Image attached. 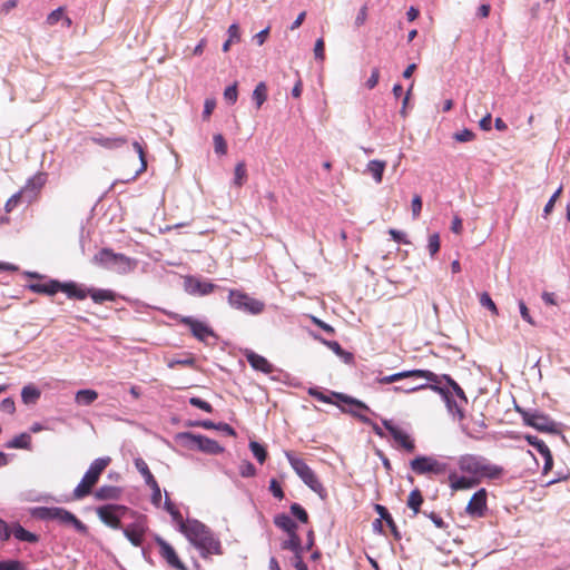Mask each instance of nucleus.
Wrapping results in <instances>:
<instances>
[{
  "instance_id": "nucleus-8",
  "label": "nucleus",
  "mask_w": 570,
  "mask_h": 570,
  "mask_svg": "<svg viewBox=\"0 0 570 570\" xmlns=\"http://www.w3.org/2000/svg\"><path fill=\"white\" fill-rule=\"evenodd\" d=\"M228 303L232 307L253 315L261 314L265 308V304L262 301L238 289L229 291Z\"/></svg>"
},
{
  "instance_id": "nucleus-42",
  "label": "nucleus",
  "mask_w": 570,
  "mask_h": 570,
  "mask_svg": "<svg viewBox=\"0 0 570 570\" xmlns=\"http://www.w3.org/2000/svg\"><path fill=\"white\" fill-rule=\"evenodd\" d=\"M132 147L137 151V154L139 156V160H140V167H139V169L136 170L135 175L131 178V179H135L137 176H139L140 174L146 171L147 160H146V155H145L144 148L138 141H134Z\"/></svg>"
},
{
  "instance_id": "nucleus-58",
  "label": "nucleus",
  "mask_w": 570,
  "mask_h": 570,
  "mask_svg": "<svg viewBox=\"0 0 570 570\" xmlns=\"http://www.w3.org/2000/svg\"><path fill=\"white\" fill-rule=\"evenodd\" d=\"M308 394L313 396L314 399L318 400L320 402L327 403V404H334V401L332 397H334L332 394L331 396L324 394L323 392L318 391L317 389H309Z\"/></svg>"
},
{
  "instance_id": "nucleus-6",
  "label": "nucleus",
  "mask_w": 570,
  "mask_h": 570,
  "mask_svg": "<svg viewBox=\"0 0 570 570\" xmlns=\"http://www.w3.org/2000/svg\"><path fill=\"white\" fill-rule=\"evenodd\" d=\"M94 263L119 273H128L135 268L131 258L124 254L114 253L110 248H102L94 256Z\"/></svg>"
},
{
  "instance_id": "nucleus-28",
  "label": "nucleus",
  "mask_w": 570,
  "mask_h": 570,
  "mask_svg": "<svg viewBox=\"0 0 570 570\" xmlns=\"http://www.w3.org/2000/svg\"><path fill=\"white\" fill-rule=\"evenodd\" d=\"M122 491L118 487L102 485L96 492L95 497L98 500H118Z\"/></svg>"
},
{
  "instance_id": "nucleus-24",
  "label": "nucleus",
  "mask_w": 570,
  "mask_h": 570,
  "mask_svg": "<svg viewBox=\"0 0 570 570\" xmlns=\"http://www.w3.org/2000/svg\"><path fill=\"white\" fill-rule=\"evenodd\" d=\"M59 292H63L69 298L76 299H85L88 296L87 289L75 282L60 283Z\"/></svg>"
},
{
  "instance_id": "nucleus-16",
  "label": "nucleus",
  "mask_w": 570,
  "mask_h": 570,
  "mask_svg": "<svg viewBox=\"0 0 570 570\" xmlns=\"http://www.w3.org/2000/svg\"><path fill=\"white\" fill-rule=\"evenodd\" d=\"M184 287L190 295L205 296L212 294L217 288V285L208 281H202L196 276H186Z\"/></svg>"
},
{
  "instance_id": "nucleus-32",
  "label": "nucleus",
  "mask_w": 570,
  "mask_h": 570,
  "mask_svg": "<svg viewBox=\"0 0 570 570\" xmlns=\"http://www.w3.org/2000/svg\"><path fill=\"white\" fill-rule=\"evenodd\" d=\"M282 549L291 550L294 554H303L304 548L302 547V541L297 532L288 534V539L282 543Z\"/></svg>"
},
{
  "instance_id": "nucleus-38",
  "label": "nucleus",
  "mask_w": 570,
  "mask_h": 570,
  "mask_svg": "<svg viewBox=\"0 0 570 570\" xmlns=\"http://www.w3.org/2000/svg\"><path fill=\"white\" fill-rule=\"evenodd\" d=\"M40 395V390L33 385H26L21 391V399L24 404H35Z\"/></svg>"
},
{
  "instance_id": "nucleus-2",
  "label": "nucleus",
  "mask_w": 570,
  "mask_h": 570,
  "mask_svg": "<svg viewBox=\"0 0 570 570\" xmlns=\"http://www.w3.org/2000/svg\"><path fill=\"white\" fill-rule=\"evenodd\" d=\"M179 530L197 549L207 553L219 550V542L213 537L209 529L198 520L181 522Z\"/></svg>"
},
{
  "instance_id": "nucleus-20",
  "label": "nucleus",
  "mask_w": 570,
  "mask_h": 570,
  "mask_svg": "<svg viewBox=\"0 0 570 570\" xmlns=\"http://www.w3.org/2000/svg\"><path fill=\"white\" fill-rule=\"evenodd\" d=\"M479 479L471 475H459L456 472L449 474V485L453 491L469 490L479 484Z\"/></svg>"
},
{
  "instance_id": "nucleus-27",
  "label": "nucleus",
  "mask_w": 570,
  "mask_h": 570,
  "mask_svg": "<svg viewBox=\"0 0 570 570\" xmlns=\"http://www.w3.org/2000/svg\"><path fill=\"white\" fill-rule=\"evenodd\" d=\"M274 524L281 530L285 531L287 534L297 532L298 529L296 522L285 513L275 515Z\"/></svg>"
},
{
  "instance_id": "nucleus-21",
  "label": "nucleus",
  "mask_w": 570,
  "mask_h": 570,
  "mask_svg": "<svg viewBox=\"0 0 570 570\" xmlns=\"http://www.w3.org/2000/svg\"><path fill=\"white\" fill-rule=\"evenodd\" d=\"M245 357L250 366L256 371L265 374H271L274 371V367L268 360L254 351L247 350L245 352Z\"/></svg>"
},
{
  "instance_id": "nucleus-25",
  "label": "nucleus",
  "mask_w": 570,
  "mask_h": 570,
  "mask_svg": "<svg viewBox=\"0 0 570 570\" xmlns=\"http://www.w3.org/2000/svg\"><path fill=\"white\" fill-rule=\"evenodd\" d=\"M59 287L60 282L56 279H51L47 283H36L29 285V289L31 292L46 295H55L59 292Z\"/></svg>"
},
{
  "instance_id": "nucleus-11",
  "label": "nucleus",
  "mask_w": 570,
  "mask_h": 570,
  "mask_svg": "<svg viewBox=\"0 0 570 570\" xmlns=\"http://www.w3.org/2000/svg\"><path fill=\"white\" fill-rule=\"evenodd\" d=\"M404 379H424L431 383H440V377L438 374L429 371V370H410L402 371L392 375L381 376L376 379L379 384H391L394 382H399Z\"/></svg>"
},
{
  "instance_id": "nucleus-48",
  "label": "nucleus",
  "mask_w": 570,
  "mask_h": 570,
  "mask_svg": "<svg viewBox=\"0 0 570 570\" xmlns=\"http://www.w3.org/2000/svg\"><path fill=\"white\" fill-rule=\"evenodd\" d=\"M480 304L483 307H487L488 309H490L491 313L494 316L499 315L498 307H497L495 303L493 302V299L490 297V295L488 293H482L481 294V296H480Z\"/></svg>"
},
{
  "instance_id": "nucleus-39",
  "label": "nucleus",
  "mask_w": 570,
  "mask_h": 570,
  "mask_svg": "<svg viewBox=\"0 0 570 570\" xmlns=\"http://www.w3.org/2000/svg\"><path fill=\"white\" fill-rule=\"evenodd\" d=\"M267 86L264 81L256 85L253 91V100L255 101L257 109H259L267 100Z\"/></svg>"
},
{
  "instance_id": "nucleus-44",
  "label": "nucleus",
  "mask_w": 570,
  "mask_h": 570,
  "mask_svg": "<svg viewBox=\"0 0 570 570\" xmlns=\"http://www.w3.org/2000/svg\"><path fill=\"white\" fill-rule=\"evenodd\" d=\"M235 177H234V184L237 186V187H242L247 178V170H246V166H245V163H238L236 166H235Z\"/></svg>"
},
{
  "instance_id": "nucleus-41",
  "label": "nucleus",
  "mask_w": 570,
  "mask_h": 570,
  "mask_svg": "<svg viewBox=\"0 0 570 570\" xmlns=\"http://www.w3.org/2000/svg\"><path fill=\"white\" fill-rule=\"evenodd\" d=\"M440 377V383L442 381H445L449 386L452 387L453 392L455 393V395L464 403L466 404L468 403V397L464 393V391L462 390V387L448 374H443Z\"/></svg>"
},
{
  "instance_id": "nucleus-62",
  "label": "nucleus",
  "mask_w": 570,
  "mask_h": 570,
  "mask_svg": "<svg viewBox=\"0 0 570 570\" xmlns=\"http://www.w3.org/2000/svg\"><path fill=\"white\" fill-rule=\"evenodd\" d=\"M380 80V69L373 68L371 72V77L366 80L365 87L370 90L374 89Z\"/></svg>"
},
{
  "instance_id": "nucleus-34",
  "label": "nucleus",
  "mask_w": 570,
  "mask_h": 570,
  "mask_svg": "<svg viewBox=\"0 0 570 570\" xmlns=\"http://www.w3.org/2000/svg\"><path fill=\"white\" fill-rule=\"evenodd\" d=\"M92 141L105 148H118L127 142L122 137H92Z\"/></svg>"
},
{
  "instance_id": "nucleus-22",
  "label": "nucleus",
  "mask_w": 570,
  "mask_h": 570,
  "mask_svg": "<svg viewBox=\"0 0 570 570\" xmlns=\"http://www.w3.org/2000/svg\"><path fill=\"white\" fill-rule=\"evenodd\" d=\"M524 438L527 442L534 446L537 451L544 458V471L550 470L553 464V459L549 446L534 435H525Z\"/></svg>"
},
{
  "instance_id": "nucleus-12",
  "label": "nucleus",
  "mask_w": 570,
  "mask_h": 570,
  "mask_svg": "<svg viewBox=\"0 0 570 570\" xmlns=\"http://www.w3.org/2000/svg\"><path fill=\"white\" fill-rule=\"evenodd\" d=\"M127 512L129 509L119 504H106L97 509L99 519L112 529L121 528L120 518Z\"/></svg>"
},
{
  "instance_id": "nucleus-7",
  "label": "nucleus",
  "mask_w": 570,
  "mask_h": 570,
  "mask_svg": "<svg viewBox=\"0 0 570 570\" xmlns=\"http://www.w3.org/2000/svg\"><path fill=\"white\" fill-rule=\"evenodd\" d=\"M517 412L521 415L523 423L528 426H531L540 432H558V424L543 412L537 410H524L519 406H517Z\"/></svg>"
},
{
  "instance_id": "nucleus-40",
  "label": "nucleus",
  "mask_w": 570,
  "mask_h": 570,
  "mask_svg": "<svg viewBox=\"0 0 570 570\" xmlns=\"http://www.w3.org/2000/svg\"><path fill=\"white\" fill-rule=\"evenodd\" d=\"M135 466L139 471V473L142 475L147 485L156 482V479L153 475V473L150 472L147 463L141 458H137L135 460Z\"/></svg>"
},
{
  "instance_id": "nucleus-47",
  "label": "nucleus",
  "mask_w": 570,
  "mask_h": 570,
  "mask_svg": "<svg viewBox=\"0 0 570 570\" xmlns=\"http://www.w3.org/2000/svg\"><path fill=\"white\" fill-rule=\"evenodd\" d=\"M214 148L215 153L218 155H226L227 154V144L223 135L216 134L214 135Z\"/></svg>"
},
{
  "instance_id": "nucleus-37",
  "label": "nucleus",
  "mask_w": 570,
  "mask_h": 570,
  "mask_svg": "<svg viewBox=\"0 0 570 570\" xmlns=\"http://www.w3.org/2000/svg\"><path fill=\"white\" fill-rule=\"evenodd\" d=\"M6 446L8 449L30 450L31 436L28 433H21V434L14 436L11 441H9Z\"/></svg>"
},
{
  "instance_id": "nucleus-30",
  "label": "nucleus",
  "mask_w": 570,
  "mask_h": 570,
  "mask_svg": "<svg viewBox=\"0 0 570 570\" xmlns=\"http://www.w3.org/2000/svg\"><path fill=\"white\" fill-rule=\"evenodd\" d=\"M386 167V161L384 160H371L366 165V173L372 175L376 184H380L383 179V173Z\"/></svg>"
},
{
  "instance_id": "nucleus-56",
  "label": "nucleus",
  "mask_w": 570,
  "mask_h": 570,
  "mask_svg": "<svg viewBox=\"0 0 570 570\" xmlns=\"http://www.w3.org/2000/svg\"><path fill=\"white\" fill-rule=\"evenodd\" d=\"M63 11H65V9L62 7H59L58 9L53 10L52 12H50L48 14L46 22L49 26H55L61 19L63 20V17H65Z\"/></svg>"
},
{
  "instance_id": "nucleus-61",
  "label": "nucleus",
  "mask_w": 570,
  "mask_h": 570,
  "mask_svg": "<svg viewBox=\"0 0 570 570\" xmlns=\"http://www.w3.org/2000/svg\"><path fill=\"white\" fill-rule=\"evenodd\" d=\"M315 58L323 61L325 59V42L323 38H320L315 42L314 47Z\"/></svg>"
},
{
  "instance_id": "nucleus-63",
  "label": "nucleus",
  "mask_w": 570,
  "mask_h": 570,
  "mask_svg": "<svg viewBox=\"0 0 570 570\" xmlns=\"http://www.w3.org/2000/svg\"><path fill=\"white\" fill-rule=\"evenodd\" d=\"M519 308H520L521 317H522L527 323H529L530 325L534 326V325H535V322H534V320L532 318V316L530 315L529 308L527 307V305H525V303H524L523 301H520V302H519Z\"/></svg>"
},
{
  "instance_id": "nucleus-51",
  "label": "nucleus",
  "mask_w": 570,
  "mask_h": 570,
  "mask_svg": "<svg viewBox=\"0 0 570 570\" xmlns=\"http://www.w3.org/2000/svg\"><path fill=\"white\" fill-rule=\"evenodd\" d=\"M239 474L244 478H250L256 474V469L252 462L245 460L239 464Z\"/></svg>"
},
{
  "instance_id": "nucleus-54",
  "label": "nucleus",
  "mask_w": 570,
  "mask_h": 570,
  "mask_svg": "<svg viewBox=\"0 0 570 570\" xmlns=\"http://www.w3.org/2000/svg\"><path fill=\"white\" fill-rule=\"evenodd\" d=\"M148 487L151 489V503L156 507H159L161 502V490L158 482L156 481L150 483Z\"/></svg>"
},
{
  "instance_id": "nucleus-43",
  "label": "nucleus",
  "mask_w": 570,
  "mask_h": 570,
  "mask_svg": "<svg viewBox=\"0 0 570 570\" xmlns=\"http://www.w3.org/2000/svg\"><path fill=\"white\" fill-rule=\"evenodd\" d=\"M249 449L261 464H263L266 461L267 451L261 443L252 441L249 443Z\"/></svg>"
},
{
  "instance_id": "nucleus-4",
  "label": "nucleus",
  "mask_w": 570,
  "mask_h": 570,
  "mask_svg": "<svg viewBox=\"0 0 570 570\" xmlns=\"http://www.w3.org/2000/svg\"><path fill=\"white\" fill-rule=\"evenodd\" d=\"M111 459L109 456L96 459L82 476L80 483L73 490L76 499H82L91 493L92 488L99 480L100 474L109 465Z\"/></svg>"
},
{
  "instance_id": "nucleus-33",
  "label": "nucleus",
  "mask_w": 570,
  "mask_h": 570,
  "mask_svg": "<svg viewBox=\"0 0 570 570\" xmlns=\"http://www.w3.org/2000/svg\"><path fill=\"white\" fill-rule=\"evenodd\" d=\"M98 399V393L91 389L79 390L75 395L78 405H90Z\"/></svg>"
},
{
  "instance_id": "nucleus-59",
  "label": "nucleus",
  "mask_w": 570,
  "mask_h": 570,
  "mask_svg": "<svg viewBox=\"0 0 570 570\" xmlns=\"http://www.w3.org/2000/svg\"><path fill=\"white\" fill-rule=\"evenodd\" d=\"M269 491L276 499H278V500L284 499V491L282 489L281 483L276 479H272L269 481Z\"/></svg>"
},
{
  "instance_id": "nucleus-53",
  "label": "nucleus",
  "mask_w": 570,
  "mask_h": 570,
  "mask_svg": "<svg viewBox=\"0 0 570 570\" xmlns=\"http://www.w3.org/2000/svg\"><path fill=\"white\" fill-rule=\"evenodd\" d=\"M368 17V8L366 4L362 6L355 17L354 24L356 28H360L365 24Z\"/></svg>"
},
{
  "instance_id": "nucleus-10",
  "label": "nucleus",
  "mask_w": 570,
  "mask_h": 570,
  "mask_svg": "<svg viewBox=\"0 0 570 570\" xmlns=\"http://www.w3.org/2000/svg\"><path fill=\"white\" fill-rule=\"evenodd\" d=\"M332 395L340 402L352 406L348 409L341 406L343 413L351 414L364 424L371 423V419L361 412H371V409L364 402L340 392H332Z\"/></svg>"
},
{
  "instance_id": "nucleus-50",
  "label": "nucleus",
  "mask_w": 570,
  "mask_h": 570,
  "mask_svg": "<svg viewBox=\"0 0 570 570\" xmlns=\"http://www.w3.org/2000/svg\"><path fill=\"white\" fill-rule=\"evenodd\" d=\"M24 193L22 190H19L14 195H12L6 203L4 208L7 213H10L21 202V199L24 197Z\"/></svg>"
},
{
  "instance_id": "nucleus-45",
  "label": "nucleus",
  "mask_w": 570,
  "mask_h": 570,
  "mask_svg": "<svg viewBox=\"0 0 570 570\" xmlns=\"http://www.w3.org/2000/svg\"><path fill=\"white\" fill-rule=\"evenodd\" d=\"M165 509L166 511L173 517V520L180 527L181 522H185L183 519L181 513L176 508V505L169 500V498H166L165 500Z\"/></svg>"
},
{
  "instance_id": "nucleus-13",
  "label": "nucleus",
  "mask_w": 570,
  "mask_h": 570,
  "mask_svg": "<svg viewBox=\"0 0 570 570\" xmlns=\"http://www.w3.org/2000/svg\"><path fill=\"white\" fill-rule=\"evenodd\" d=\"M147 529V518L145 515H138L132 523L124 529V534L132 546L140 547L144 542Z\"/></svg>"
},
{
  "instance_id": "nucleus-36",
  "label": "nucleus",
  "mask_w": 570,
  "mask_h": 570,
  "mask_svg": "<svg viewBox=\"0 0 570 570\" xmlns=\"http://www.w3.org/2000/svg\"><path fill=\"white\" fill-rule=\"evenodd\" d=\"M12 534L19 541H24V542H30V543H35L38 541V537L35 533L26 530L19 523H16L12 525Z\"/></svg>"
},
{
  "instance_id": "nucleus-46",
  "label": "nucleus",
  "mask_w": 570,
  "mask_h": 570,
  "mask_svg": "<svg viewBox=\"0 0 570 570\" xmlns=\"http://www.w3.org/2000/svg\"><path fill=\"white\" fill-rule=\"evenodd\" d=\"M291 513L302 523H307L309 518L306 510L298 503H293L291 505Z\"/></svg>"
},
{
  "instance_id": "nucleus-55",
  "label": "nucleus",
  "mask_w": 570,
  "mask_h": 570,
  "mask_svg": "<svg viewBox=\"0 0 570 570\" xmlns=\"http://www.w3.org/2000/svg\"><path fill=\"white\" fill-rule=\"evenodd\" d=\"M238 97L237 83L235 82L232 86H228L224 91V98L230 104L234 105Z\"/></svg>"
},
{
  "instance_id": "nucleus-17",
  "label": "nucleus",
  "mask_w": 570,
  "mask_h": 570,
  "mask_svg": "<svg viewBox=\"0 0 570 570\" xmlns=\"http://www.w3.org/2000/svg\"><path fill=\"white\" fill-rule=\"evenodd\" d=\"M178 322L189 327L191 334L199 341H206L207 337L214 335V331L204 322L191 316H179Z\"/></svg>"
},
{
  "instance_id": "nucleus-1",
  "label": "nucleus",
  "mask_w": 570,
  "mask_h": 570,
  "mask_svg": "<svg viewBox=\"0 0 570 570\" xmlns=\"http://www.w3.org/2000/svg\"><path fill=\"white\" fill-rule=\"evenodd\" d=\"M458 466L462 473H466L473 478L499 480L505 470L503 466L491 463L488 459L475 454H463L458 459Z\"/></svg>"
},
{
  "instance_id": "nucleus-26",
  "label": "nucleus",
  "mask_w": 570,
  "mask_h": 570,
  "mask_svg": "<svg viewBox=\"0 0 570 570\" xmlns=\"http://www.w3.org/2000/svg\"><path fill=\"white\" fill-rule=\"evenodd\" d=\"M45 184L46 175L42 173H38L33 177L28 179L27 184L21 188V190L24 193V195H27L28 193L37 195Z\"/></svg>"
},
{
  "instance_id": "nucleus-29",
  "label": "nucleus",
  "mask_w": 570,
  "mask_h": 570,
  "mask_svg": "<svg viewBox=\"0 0 570 570\" xmlns=\"http://www.w3.org/2000/svg\"><path fill=\"white\" fill-rule=\"evenodd\" d=\"M374 509L379 513L381 521L384 520L386 522V524L391 529V532H392L393 537L396 540L401 539V534H400V532L397 530V527H396L392 515L387 511V509L384 505H381V504H375Z\"/></svg>"
},
{
  "instance_id": "nucleus-23",
  "label": "nucleus",
  "mask_w": 570,
  "mask_h": 570,
  "mask_svg": "<svg viewBox=\"0 0 570 570\" xmlns=\"http://www.w3.org/2000/svg\"><path fill=\"white\" fill-rule=\"evenodd\" d=\"M439 384L440 383H432L430 385L429 384H419V385L405 384V385H401V386H394L393 391L396 392V393H400V392L412 393V392H415V391H419V390H423V389L430 387L434 392H436V393L441 394L442 396H444V399L450 403L449 391L443 389V387H440Z\"/></svg>"
},
{
  "instance_id": "nucleus-15",
  "label": "nucleus",
  "mask_w": 570,
  "mask_h": 570,
  "mask_svg": "<svg viewBox=\"0 0 570 570\" xmlns=\"http://www.w3.org/2000/svg\"><path fill=\"white\" fill-rule=\"evenodd\" d=\"M488 510V492L485 489L478 490L469 500L465 512L471 518H483Z\"/></svg>"
},
{
  "instance_id": "nucleus-5",
  "label": "nucleus",
  "mask_w": 570,
  "mask_h": 570,
  "mask_svg": "<svg viewBox=\"0 0 570 570\" xmlns=\"http://www.w3.org/2000/svg\"><path fill=\"white\" fill-rule=\"evenodd\" d=\"M35 515L41 520H56L61 524H72L77 531L87 532L86 524L63 508L39 507L35 510Z\"/></svg>"
},
{
  "instance_id": "nucleus-19",
  "label": "nucleus",
  "mask_w": 570,
  "mask_h": 570,
  "mask_svg": "<svg viewBox=\"0 0 570 570\" xmlns=\"http://www.w3.org/2000/svg\"><path fill=\"white\" fill-rule=\"evenodd\" d=\"M191 440V445L196 446L198 450L209 453V454H218L224 451V449L216 442L207 436L203 435H188Z\"/></svg>"
},
{
  "instance_id": "nucleus-14",
  "label": "nucleus",
  "mask_w": 570,
  "mask_h": 570,
  "mask_svg": "<svg viewBox=\"0 0 570 570\" xmlns=\"http://www.w3.org/2000/svg\"><path fill=\"white\" fill-rule=\"evenodd\" d=\"M382 423L400 448L409 453L415 451V442L410 434H407L403 429L394 425L390 420H383Z\"/></svg>"
},
{
  "instance_id": "nucleus-9",
  "label": "nucleus",
  "mask_w": 570,
  "mask_h": 570,
  "mask_svg": "<svg viewBox=\"0 0 570 570\" xmlns=\"http://www.w3.org/2000/svg\"><path fill=\"white\" fill-rule=\"evenodd\" d=\"M411 470L419 474L441 475L448 471V464L433 456L420 455L410 462Z\"/></svg>"
},
{
  "instance_id": "nucleus-57",
  "label": "nucleus",
  "mask_w": 570,
  "mask_h": 570,
  "mask_svg": "<svg viewBox=\"0 0 570 570\" xmlns=\"http://www.w3.org/2000/svg\"><path fill=\"white\" fill-rule=\"evenodd\" d=\"M428 249L431 256H434L440 250V236L432 234L429 237Z\"/></svg>"
},
{
  "instance_id": "nucleus-31",
  "label": "nucleus",
  "mask_w": 570,
  "mask_h": 570,
  "mask_svg": "<svg viewBox=\"0 0 570 570\" xmlns=\"http://www.w3.org/2000/svg\"><path fill=\"white\" fill-rule=\"evenodd\" d=\"M88 296L92 298L95 303L101 304L104 302H112L115 301V293L110 289H96L90 288L87 289Z\"/></svg>"
},
{
  "instance_id": "nucleus-3",
  "label": "nucleus",
  "mask_w": 570,
  "mask_h": 570,
  "mask_svg": "<svg viewBox=\"0 0 570 570\" xmlns=\"http://www.w3.org/2000/svg\"><path fill=\"white\" fill-rule=\"evenodd\" d=\"M285 456L292 469L305 483V485H307L321 499H325L327 495L326 489L320 481L314 470H312L303 459L295 456L291 451H286Z\"/></svg>"
},
{
  "instance_id": "nucleus-52",
  "label": "nucleus",
  "mask_w": 570,
  "mask_h": 570,
  "mask_svg": "<svg viewBox=\"0 0 570 570\" xmlns=\"http://www.w3.org/2000/svg\"><path fill=\"white\" fill-rule=\"evenodd\" d=\"M453 138L458 142H468L472 141L475 138V134L470 129H463L453 135Z\"/></svg>"
},
{
  "instance_id": "nucleus-64",
  "label": "nucleus",
  "mask_w": 570,
  "mask_h": 570,
  "mask_svg": "<svg viewBox=\"0 0 570 570\" xmlns=\"http://www.w3.org/2000/svg\"><path fill=\"white\" fill-rule=\"evenodd\" d=\"M0 410L4 413L13 414L16 411V404H14L13 399L7 397V399L2 400V402L0 404Z\"/></svg>"
},
{
  "instance_id": "nucleus-49",
  "label": "nucleus",
  "mask_w": 570,
  "mask_h": 570,
  "mask_svg": "<svg viewBox=\"0 0 570 570\" xmlns=\"http://www.w3.org/2000/svg\"><path fill=\"white\" fill-rule=\"evenodd\" d=\"M0 570H27V567L19 560L0 561Z\"/></svg>"
},
{
  "instance_id": "nucleus-35",
  "label": "nucleus",
  "mask_w": 570,
  "mask_h": 570,
  "mask_svg": "<svg viewBox=\"0 0 570 570\" xmlns=\"http://www.w3.org/2000/svg\"><path fill=\"white\" fill-rule=\"evenodd\" d=\"M423 502L424 499L422 492L419 489H414L407 497L406 505L413 511V514L416 515L420 512Z\"/></svg>"
},
{
  "instance_id": "nucleus-18",
  "label": "nucleus",
  "mask_w": 570,
  "mask_h": 570,
  "mask_svg": "<svg viewBox=\"0 0 570 570\" xmlns=\"http://www.w3.org/2000/svg\"><path fill=\"white\" fill-rule=\"evenodd\" d=\"M158 548L160 557L166 560L168 566L176 570H187L186 566L178 558L175 549L163 538L156 537L155 539Z\"/></svg>"
},
{
  "instance_id": "nucleus-60",
  "label": "nucleus",
  "mask_w": 570,
  "mask_h": 570,
  "mask_svg": "<svg viewBox=\"0 0 570 570\" xmlns=\"http://www.w3.org/2000/svg\"><path fill=\"white\" fill-rule=\"evenodd\" d=\"M189 403L193 406L198 407V409H200V410H203V411H205L207 413H212L213 412V406L208 402H206V401H204V400H202L199 397H191V399H189Z\"/></svg>"
}]
</instances>
